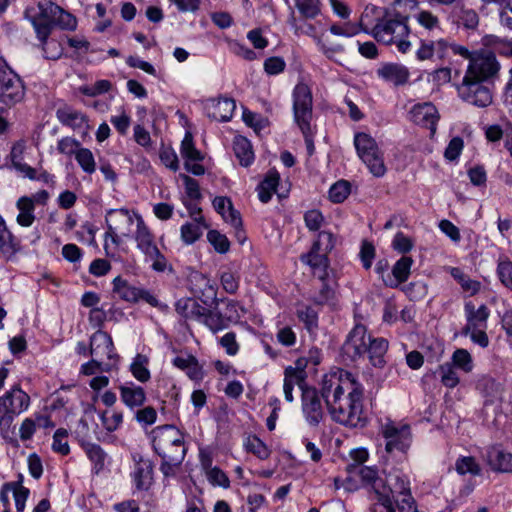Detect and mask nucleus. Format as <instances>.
<instances>
[{
    "instance_id": "f257e3e1",
    "label": "nucleus",
    "mask_w": 512,
    "mask_h": 512,
    "mask_svg": "<svg viewBox=\"0 0 512 512\" xmlns=\"http://www.w3.org/2000/svg\"><path fill=\"white\" fill-rule=\"evenodd\" d=\"M363 386L344 370L326 374L322 379V397L332 419L349 427H363Z\"/></svg>"
},
{
    "instance_id": "f03ea898",
    "label": "nucleus",
    "mask_w": 512,
    "mask_h": 512,
    "mask_svg": "<svg viewBox=\"0 0 512 512\" xmlns=\"http://www.w3.org/2000/svg\"><path fill=\"white\" fill-rule=\"evenodd\" d=\"M500 63L492 52L472 57L462 82L457 85L458 97L475 107H488L493 101L491 84L498 76Z\"/></svg>"
},
{
    "instance_id": "7ed1b4c3",
    "label": "nucleus",
    "mask_w": 512,
    "mask_h": 512,
    "mask_svg": "<svg viewBox=\"0 0 512 512\" xmlns=\"http://www.w3.org/2000/svg\"><path fill=\"white\" fill-rule=\"evenodd\" d=\"M364 33L373 37L378 43L390 46L395 45L400 53L411 50L412 44L408 40L410 28L408 17L395 10L367 6L362 13Z\"/></svg>"
},
{
    "instance_id": "20e7f679",
    "label": "nucleus",
    "mask_w": 512,
    "mask_h": 512,
    "mask_svg": "<svg viewBox=\"0 0 512 512\" xmlns=\"http://www.w3.org/2000/svg\"><path fill=\"white\" fill-rule=\"evenodd\" d=\"M151 436L153 450L162 459L160 471L166 478L174 477L187 452L183 434L173 425H164L154 428Z\"/></svg>"
},
{
    "instance_id": "39448f33",
    "label": "nucleus",
    "mask_w": 512,
    "mask_h": 512,
    "mask_svg": "<svg viewBox=\"0 0 512 512\" xmlns=\"http://www.w3.org/2000/svg\"><path fill=\"white\" fill-rule=\"evenodd\" d=\"M292 110L294 122L304 137L308 153L312 155L316 134V126L313 124V96L310 87L304 82H298L293 88Z\"/></svg>"
},
{
    "instance_id": "423d86ee",
    "label": "nucleus",
    "mask_w": 512,
    "mask_h": 512,
    "mask_svg": "<svg viewBox=\"0 0 512 512\" xmlns=\"http://www.w3.org/2000/svg\"><path fill=\"white\" fill-rule=\"evenodd\" d=\"M136 247L144 255V260L151 263V268L156 272H164L168 268L166 257L156 245L154 235L146 225L143 217L137 215V227L134 233Z\"/></svg>"
},
{
    "instance_id": "0eeeda50",
    "label": "nucleus",
    "mask_w": 512,
    "mask_h": 512,
    "mask_svg": "<svg viewBox=\"0 0 512 512\" xmlns=\"http://www.w3.org/2000/svg\"><path fill=\"white\" fill-rule=\"evenodd\" d=\"M38 13L30 16V9L26 10L27 18L33 25V21L42 25H47L50 30L54 26H59L64 30H75L77 20L71 13L65 11L62 7L51 0H40L37 5Z\"/></svg>"
},
{
    "instance_id": "6e6552de",
    "label": "nucleus",
    "mask_w": 512,
    "mask_h": 512,
    "mask_svg": "<svg viewBox=\"0 0 512 512\" xmlns=\"http://www.w3.org/2000/svg\"><path fill=\"white\" fill-rule=\"evenodd\" d=\"M353 142L358 157L367 166L370 173L377 178L383 177L387 169L383 152L376 140L366 132H356Z\"/></svg>"
},
{
    "instance_id": "1a4fd4ad",
    "label": "nucleus",
    "mask_w": 512,
    "mask_h": 512,
    "mask_svg": "<svg viewBox=\"0 0 512 512\" xmlns=\"http://www.w3.org/2000/svg\"><path fill=\"white\" fill-rule=\"evenodd\" d=\"M26 95V86L23 79L0 56V103L13 107L21 103Z\"/></svg>"
},
{
    "instance_id": "9d476101",
    "label": "nucleus",
    "mask_w": 512,
    "mask_h": 512,
    "mask_svg": "<svg viewBox=\"0 0 512 512\" xmlns=\"http://www.w3.org/2000/svg\"><path fill=\"white\" fill-rule=\"evenodd\" d=\"M30 396L19 384L10 387L0 396V431L8 429L14 419L30 407Z\"/></svg>"
},
{
    "instance_id": "9b49d317",
    "label": "nucleus",
    "mask_w": 512,
    "mask_h": 512,
    "mask_svg": "<svg viewBox=\"0 0 512 512\" xmlns=\"http://www.w3.org/2000/svg\"><path fill=\"white\" fill-rule=\"evenodd\" d=\"M382 435L386 441V451L406 453L411 446L412 434L408 424L387 421L382 426Z\"/></svg>"
},
{
    "instance_id": "f8f14e48",
    "label": "nucleus",
    "mask_w": 512,
    "mask_h": 512,
    "mask_svg": "<svg viewBox=\"0 0 512 512\" xmlns=\"http://www.w3.org/2000/svg\"><path fill=\"white\" fill-rule=\"evenodd\" d=\"M301 409L305 421L311 427L318 426L324 418L322 394L312 387H301Z\"/></svg>"
},
{
    "instance_id": "ddd939ff",
    "label": "nucleus",
    "mask_w": 512,
    "mask_h": 512,
    "mask_svg": "<svg viewBox=\"0 0 512 512\" xmlns=\"http://www.w3.org/2000/svg\"><path fill=\"white\" fill-rule=\"evenodd\" d=\"M368 336L366 327L356 324L342 345L343 354L352 361L363 357L367 351Z\"/></svg>"
},
{
    "instance_id": "4468645a",
    "label": "nucleus",
    "mask_w": 512,
    "mask_h": 512,
    "mask_svg": "<svg viewBox=\"0 0 512 512\" xmlns=\"http://www.w3.org/2000/svg\"><path fill=\"white\" fill-rule=\"evenodd\" d=\"M136 211H131L127 208L108 209L105 212V223L109 230L119 231L120 235L129 237L131 233V226L134 221L137 222Z\"/></svg>"
},
{
    "instance_id": "2eb2a0df",
    "label": "nucleus",
    "mask_w": 512,
    "mask_h": 512,
    "mask_svg": "<svg viewBox=\"0 0 512 512\" xmlns=\"http://www.w3.org/2000/svg\"><path fill=\"white\" fill-rule=\"evenodd\" d=\"M409 120L416 125L429 129L433 137L437 130L439 113L437 108L430 102L418 103L412 106L409 113Z\"/></svg>"
},
{
    "instance_id": "dca6fc26",
    "label": "nucleus",
    "mask_w": 512,
    "mask_h": 512,
    "mask_svg": "<svg viewBox=\"0 0 512 512\" xmlns=\"http://www.w3.org/2000/svg\"><path fill=\"white\" fill-rule=\"evenodd\" d=\"M449 46L450 41L446 38L436 40L420 38L415 55L419 61L443 60L449 56Z\"/></svg>"
},
{
    "instance_id": "f3484780",
    "label": "nucleus",
    "mask_w": 512,
    "mask_h": 512,
    "mask_svg": "<svg viewBox=\"0 0 512 512\" xmlns=\"http://www.w3.org/2000/svg\"><path fill=\"white\" fill-rule=\"evenodd\" d=\"M411 19L419 28L416 30V34L420 37L436 36L443 33V27L440 18L430 10L417 9L411 15Z\"/></svg>"
},
{
    "instance_id": "a211bd4d",
    "label": "nucleus",
    "mask_w": 512,
    "mask_h": 512,
    "mask_svg": "<svg viewBox=\"0 0 512 512\" xmlns=\"http://www.w3.org/2000/svg\"><path fill=\"white\" fill-rule=\"evenodd\" d=\"M33 28L35 30L37 39L40 41V47L43 51V57L47 60L56 61L63 55L64 48L56 39L49 38L52 30L47 25L39 24L33 21Z\"/></svg>"
},
{
    "instance_id": "6ab92c4d",
    "label": "nucleus",
    "mask_w": 512,
    "mask_h": 512,
    "mask_svg": "<svg viewBox=\"0 0 512 512\" xmlns=\"http://www.w3.org/2000/svg\"><path fill=\"white\" fill-rule=\"evenodd\" d=\"M484 459L492 471L512 473V453L505 451L501 446H489L485 451Z\"/></svg>"
},
{
    "instance_id": "aec40b11",
    "label": "nucleus",
    "mask_w": 512,
    "mask_h": 512,
    "mask_svg": "<svg viewBox=\"0 0 512 512\" xmlns=\"http://www.w3.org/2000/svg\"><path fill=\"white\" fill-rule=\"evenodd\" d=\"M193 291L199 296L201 301L208 304H217V285L216 283L202 273H196L191 279Z\"/></svg>"
},
{
    "instance_id": "412c9836",
    "label": "nucleus",
    "mask_w": 512,
    "mask_h": 512,
    "mask_svg": "<svg viewBox=\"0 0 512 512\" xmlns=\"http://www.w3.org/2000/svg\"><path fill=\"white\" fill-rule=\"evenodd\" d=\"M302 263L308 265L315 277L324 282L328 277L329 259L327 254L314 247L300 257Z\"/></svg>"
},
{
    "instance_id": "4be33fe9",
    "label": "nucleus",
    "mask_w": 512,
    "mask_h": 512,
    "mask_svg": "<svg viewBox=\"0 0 512 512\" xmlns=\"http://www.w3.org/2000/svg\"><path fill=\"white\" fill-rule=\"evenodd\" d=\"M172 365L183 371L195 383H200L205 376L203 365L192 354L178 355L171 361Z\"/></svg>"
},
{
    "instance_id": "5701e85b",
    "label": "nucleus",
    "mask_w": 512,
    "mask_h": 512,
    "mask_svg": "<svg viewBox=\"0 0 512 512\" xmlns=\"http://www.w3.org/2000/svg\"><path fill=\"white\" fill-rule=\"evenodd\" d=\"M464 310L467 323L462 330L463 335L467 336L469 331L475 328H487L490 311L486 305L482 304L476 309L472 302H467Z\"/></svg>"
},
{
    "instance_id": "b1692460",
    "label": "nucleus",
    "mask_w": 512,
    "mask_h": 512,
    "mask_svg": "<svg viewBox=\"0 0 512 512\" xmlns=\"http://www.w3.org/2000/svg\"><path fill=\"white\" fill-rule=\"evenodd\" d=\"M118 390L122 403L131 410L141 407L146 401L144 388L132 381L120 384Z\"/></svg>"
},
{
    "instance_id": "393cba45",
    "label": "nucleus",
    "mask_w": 512,
    "mask_h": 512,
    "mask_svg": "<svg viewBox=\"0 0 512 512\" xmlns=\"http://www.w3.org/2000/svg\"><path fill=\"white\" fill-rule=\"evenodd\" d=\"M393 498L391 490L386 489V486L370 491L367 512H397Z\"/></svg>"
},
{
    "instance_id": "a878e982",
    "label": "nucleus",
    "mask_w": 512,
    "mask_h": 512,
    "mask_svg": "<svg viewBox=\"0 0 512 512\" xmlns=\"http://www.w3.org/2000/svg\"><path fill=\"white\" fill-rule=\"evenodd\" d=\"M58 121L73 130H82L88 128V117L81 111L65 105L56 110Z\"/></svg>"
},
{
    "instance_id": "bb28decb",
    "label": "nucleus",
    "mask_w": 512,
    "mask_h": 512,
    "mask_svg": "<svg viewBox=\"0 0 512 512\" xmlns=\"http://www.w3.org/2000/svg\"><path fill=\"white\" fill-rule=\"evenodd\" d=\"M213 208L219 213L223 220L236 230L242 228V219L239 211L235 210L230 198L217 196L212 201Z\"/></svg>"
},
{
    "instance_id": "cd10ccee",
    "label": "nucleus",
    "mask_w": 512,
    "mask_h": 512,
    "mask_svg": "<svg viewBox=\"0 0 512 512\" xmlns=\"http://www.w3.org/2000/svg\"><path fill=\"white\" fill-rule=\"evenodd\" d=\"M379 78L396 86L405 84L410 76L406 66L397 63H386L377 70Z\"/></svg>"
},
{
    "instance_id": "c85d7f7f",
    "label": "nucleus",
    "mask_w": 512,
    "mask_h": 512,
    "mask_svg": "<svg viewBox=\"0 0 512 512\" xmlns=\"http://www.w3.org/2000/svg\"><path fill=\"white\" fill-rule=\"evenodd\" d=\"M132 479L137 490H148L153 481V465L150 460L141 459L137 462Z\"/></svg>"
},
{
    "instance_id": "c756f323",
    "label": "nucleus",
    "mask_w": 512,
    "mask_h": 512,
    "mask_svg": "<svg viewBox=\"0 0 512 512\" xmlns=\"http://www.w3.org/2000/svg\"><path fill=\"white\" fill-rule=\"evenodd\" d=\"M389 343L386 339L371 338L368 336L367 351L369 360L374 367H383L386 363L385 355L388 350Z\"/></svg>"
},
{
    "instance_id": "7c9ffc66",
    "label": "nucleus",
    "mask_w": 512,
    "mask_h": 512,
    "mask_svg": "<svg viewBox=\"0 0 512 512\" xmlns=\"http://www.w3.org/2000/svg\"><path fill=\"white\" fill-rule=\"evenodd\" d=\"M413 265V259L409 256H402L392 268L393 277L384 280L385 285L389 287H397L400 283L405 282L410 275V270Z\"/></svg>"
},
{
    "instance_id": "2f4dec72",
    "label": "nucleus",
    "mask_w": 512,
    "mask_h": 512,
    "mask_svg": "<svg viewBox=\"0 0 512 512\" xmlns=\"http://www.w3.org/2000/svg\"><path fill=\"white\" fill-rule=\"evenodd\" d=\"M355 475L359 478L361 485L370 487L371 491L377 490L386 486L383 479L378 475V470L370 466H353Z\"/></svg>"
},
{
    "instance_id": "473e14b6",
    "label": "nucleus",
    "mask_w": 512,
    "mask_h": 512,
    "mask_svg": "<svg viewBox=\"0 0 512 512\" xmlns=\"http://www.w3.org/2000/svg\"><path fill=\"white\" fill-rule=\"evenodd\" d=\"M236 158L244 167L250 166L255 159L251 142L244 136H236L233 141Z\"/></svg>"
},
{
    "instance_id": "72a5a7b5",
    "label": "nucleus",
    "mask_w": 512,
    "mask_h": 512,
    "mask_svg": "<svg viewBox=\"0 0 512 512\" xmlns=\"http://www.w3.org/2000/svg\"><path fill=\"white\" fill-rule=\"evenodd\" d=\"M24 149L25 146L22 142L15 143L11 148L10 160L12 166L18 172L22 173L24 177L28 179H33L36 177V170L23 162Z\"/></svg>"
},
{
    "instance_id": "f704fd0d",
    "label": "nucleus",
    "mask_w": 512,
    "mask_h": 512,
    "mask_svg": "<svg viewBox=\"0 0 512 512\" xmlns=\"http://www.w3.org/2000/svg\"><path fill=\"white\" fill-rule=\"evenodd\" d=\"M16 207L19 210L16 221L22 227H30L35 221L34 200L27 196L17 200Z\"/></svg>"
},
{
    "instance_id": "c9c22d12",
    "label": "nucleus",
    "mask_w": 512,
    "mask_h": 512,
    "mask_svg": "<svg viewBox=\"0 0 512 512\" xmlns=\"http://www.w3.org/2000/svg\"><path fill=\"white\" fill-rule=\"evenodd\" d=\"M303 382V371L292 366H288L284 371V381H283V392L284 397L287 402H293V389L295 385H299L300 388L303 387L301 383Z\"/></svg>"
},
{
    "instance_id": "e433bc0d",
    "label": "nucleus",
    "mask_w": 512,
    "mask_h": 512,
    "mask_svg": "<svg viewBox=\"0 0 512 512\" xmlns=\"http://www.w3.org/2000/svg\"><path fill=\"white\" fill-rule=\"evenodd\" d=\"M113 293L116 294L121 300L136 303L137 295H139V288L129 284L121 276H117L112 281Z\"/></svg>"
},
{
    "instance_id": "4c0bfd02",
    "label": "nucleus",
    "mask_w": 512,
    "mask_h": 512,
    "mask_svg": "<svg viewBox=\"0 0 512 512\" xmlns=\"http://www.w3.org/2000/svg\"><path fill=\"white\" fill-rule=\"evenodd\" d=\"M83 449L92 462L95 473L101 472L109 460L108 454L96 443H86L83 445Z\"/></svg>"
},
{
    "instance_id": "58836bf2",
    "label": "nucleus",
    "mask_w": 512,
    "mask_h": 512,
    "mask_svg": "<svg viewBox=\"0 0 512 512\" xmlns=\"http://www.w3.org/2000/svg\"><path fill=\"white\" fill-rule=\"evenodd\" d=\"M296 315L304 328L311 335H316L318 331V312L311 306L301 304L296 310Z\"/></svg>"
},
{
    "instance_id": "ea45409f",
    "label": "nucleus",
    "mask_w": 512,
    "mask_h": 512,
    "mask_svg": "<svg viewBox=\"0 0 512 512\" xmlns=\"http://www.w3.org/2000/svg\"><path fill=\"white\" fill-rule=\"evenodd\" d=\"M279 180L280 176L276 171L269 172L258 185V198L262 203H268L271 200L273 194L277 190Z\"/></svg>"
},
{
    "instance_id": "a19ab883",
    "label": "nucleus",
    "mask_w": 512,
    "mask_h": 512,
    "mask_svg": "<svg viewBox=\"0 0 512 512\" xmlns=\"http://www.w3.org/2000/svg\"><path fill=\"white\" fill-rule=\"evenodd\" d=\"M148 366L149 358L144 354L138 353L133 358L129 370L137 381L141 383H146L151 378V373Z\"/></svg>"
},
{
    "instance_id": "79ce46f5",
    "label": "nucleus",
    "mask_w": 512,
    "mask_h": 512,
    "mask_svg": "<svg viewBox=\"0 0 512 512\" xmlns=\"http://www.w3.org/2000/svg\"><path fill=\"white\" fill-rule=\"evenodd\" d=\"M18 248V240L7 228L5 220L0 215V252L4 255L11 256L17 252Z\"/></svg>"
},
{
    "instance_id": "37998d69",
    "label": "nucleus",
    "mask_w": 512,
    "mask_h": 512,
    "mask_svg": "<svg viewBox=\"0 0 512 512\" xmlns=\"http://www.w3.org/2000/svg\"><path fill=\"white\" fill-rule=\"evenodd\" d=\"M207 228L205 222H199L193 220L192 222H186L181 226V240L187 244L191 245L195 243L203 234L204 229Z\"/></svg>"
},
{
    "instance_id": "c03bdc74",
    "label": "nucleus",
    "mask_w": 512,
    "mask_h": 512,
    "mask_svg": "<svg viewBox=\"0 0 512 512\" xmlns=\"http://www.w3.org/2000/svg\"><path fill=\"white\" fill-rule=\"evenodd\" d=\"M386 489L391 490L393 497L395 494H401L403 497L411 495L410 481L408 477L401 472L388 475Z\"/></svg>"
},
{
    "instance_id": "a18cd8bd",
    "label": "nucleus",
    "mask_w": 512,
    "mask_h": 512,
    "mask_svg": "<svg viewBox=\"0 0 512 512\" xmlns=\"http://www.w3.org/2000/svg\"><path fill=\"white\" fill-rule=\"evenodd\" d=\"M236 108L235 101L230 98H220L213 107L211 116L214 120L219 122L229 121Z\"/></svg>"
},
{
    "instance_id": "49530a36",
    "label": "nucleus",
    "mask_w": 512,
    "mask_h": 512,
    "mask_svg": "<svg viewBox=\"0 0 512 512\" xmlns=\"http://www.w3.org/2000/svg\"><path fill=\"white\" fill-rule=\"evenodd\" d=\"M100 345L104 348V353L109 359H113L116 354L114 353V344L112 337L104 331H97L91 336V348L90 353L94 354Z\"/></svg>"
},
{
    "instance_id": "de8ad7c7",
    "label": "nucleus",
    "mask_w": 512,
    "mask_h": 512,
    "mask_svg": "<svg viewBox=\"0 0 512 512\" xmlns=\"http://www.w3.org/2000/svg\"><path fill=\"white\" fill-rule=\"evenodd\" d=\"M455 470L459 475L480 476L482 468L472 456H460L455 461Z\"/></svg>"
},
{
    "instance_id": "09e8293b",
    "label": "nucleus",
    "mask_w": 512,
    "mask_h": 512,
    "mask_svg": "<svg viewBox=\"0 0 512 512\" xmlns=\"http://www.w3.org/2000/svg\"><path fill=\"white\" fill-rule=\"evenodd\" d=\"M244 448L261 460H266L271 455L270 448L256 435H249L244 440Z\"/></svg>"
},
{
    "instance_id": "8fccbe9b",
    "label": "nucleus",
    "mask_w": 512,
    "mask_h": 512,
    "mask_svg": "<svg viewBox=\"0 0 512 512\" xmlns=\"http://www.w3.org/2000/svg\"><path fill=\"white\" fill-rule=\"evenodd\" d=\"M123 412L118 409H107L99 414L102 426L108 432L118 430L123 424Z\"/></svg>"
},
{
    "instance_id": "3c124183",
    "label": "nucleus",
    "mask_w": 512,
    "mask_h": 512,
    "mask_svg": "<svg viewBox=\"0 0 512 512\" xmlns=\"http://www.w3.org/2000/svg\"><path fill=\"white\" fill-rule=\"evenodd\" d=\"M299 14L305 19H315L321 14V0H294Z\"/></svg>"
},
{
    "instance_id": "603ef678",
    "label": "nucleus",
    "mask_w": 512,
    "mask_h": 512,
    "mask_svg": "<svg viewBox=\"0 0 512 512\" xmlns=\"http://www.w3.org/2000/svg\"><path fill=\"white\" fill-rule=\"evenodd\" d=\"M450 275L460 284L461 288L470 295H475L479 292L481 287L480 282L472 280L460 268L451 267Z\"/></svg>"
},
{
    "instance_id": "864d4df0",
    "label": "nucleus",
    "mask_w": 512,
    "mask_h": 512,
    "mask_svg": "<svg viewBox=\"0 0 512 512\" xmlns=\"http://www.w3.org/2000/svg\"><path fill=\"white\" fill-rule=\"evenodd\" d=\"M450 364L464 373H470L474 368L473 358L464 348H458L453 352Z\"/></svg>"
},
{
    "instance_id": "5fc2aeb1",
    "label": "nucleus",
    "mask_w": 512,
    "mask_h": 512,
    "mask_svg": "<svg viewBox=\"0 0 512 512\" xmlns=\"http://www.w3.org/2000/svg\"><path fill=\"white\" fill-rule=\"evenodd\" d=\"M202 323L207 326L213 333L224 330L228 327V324L217 307L214 309H207L205 317Z\"/></svg>"
},
{
    "instance_id": "6e6d98bb",
    "label": "nucleus",
    "mask_w": 512,
    "mask_h": 512,
    "mask_svg": "<svg viewBox=\"0 0 512 512\" xmlns=\"http://www.w3.org/2000/svg\"><path fill=\"white\" fill-rule=\"evenodd\" d=\"M74 158L86 174L91 175L96 171L95 157L90 149L81 146Z\"/></svg>"
},
{
    "instance_id": "4d7b16f0",
    "label": "nucleus",
    "mask_w": 512,
    "mask_h": 512,
    "mask_svg": "<svg viewBox=\"0 0 512 512\" xmlns=\"http://www.w3.org/2000/svg\"><path fill=\"white\" fill-rule=\"evenodd\" d=\"M364 28L361 16L358 24L350 22L344 24H333L329 30L333 35L350 38L358 35L360 32H364Z\"/></svg>"
},
{
    "instance_id": "13d9d810",
    "label": "nucleus",
    "mask_w": 512,
    "mask_h": 512,
    "mask_svg": "<svg viewBox=\"0 0 512 512\" xmlns=\"http://www.w3.org/2000/svg\"><path fill=\"white\" fill-rule=\"evenodd\" d=\"M180 152L185 161H201L203 159L201 152L194 145L193 136L190 132L185 133L181 142Z\"/></svg>"
},
{
    "instance_id": "bf43d9fd",
    "label": "nucleus",
    "mask_w": 512,
    "mask_h": 512,
    "mask_svg": "<svg viewBox=\"0 0 512 512\" xmlns=\"http://www.w3.org/2000/svg\"><path fill=\"white\" fill-rule=\"evenodd\" d=\"M68 430L65 428H58L52 441V450L62 456H66L70 453V446L68 443Z\"/></svg>"
},
{
    "instance_id": "052dcab7",
    "label": "nucleus",
    "mask_w": 512,
    "mask_h": 512,
    "mask_svg": "<svg viewBox=\"0 0 512 512\" xmlns=\"http://www.w3.org/2000/svg\"><path fill=\"white\" fill-rule=\"evenodd\" d=\"M112 88V83L109 80H97L92 85H82L79 87V92L88 97H96L108 93Z\"/></svg>"
},
{
    "instance_id": "680f3d73",
    "label": "nucleus",
    "mask_w": 512,
    "mask_h": 512,
    "mask_svg": "<svg viewBox=\"0 0 512 512\" xmlns=\"http://www.w3.org/2000/svg\"><path fill=\"white\" fill-rule=\"evenodd\" d=\"M351 192L350 183L346 180H339L329 189V199L333 203H342Z\"/></svg>"
},
{
    "instance_id": "e2e57ef3",
    "label": "nucleus",
    "mask_w": 512,
    "mask_h": 512,
    "mask_svg": "<svg viewBox=\"0 0 512 512\" xmlns=\"http://www.w3.org/2000/svg\"><path fill=\"white\" fill-rule=\"evenodd\" d=\"M439 373L441 377V382L445 387L454 388L460 382V379L455 371V368L450 363H444L440 365Z\"/></svg>"
},
{
    "instance_id": "0e129e2a",
    "label": "nucleus",
    "mask_w": 512,
    "mask_h": 512,
    "mask_svg": "<svg viewBox=\"0 0 512 512\" xmlns=\"http://www.w3.org/2000/svg\"><path fill=\"white\" fill-rule=\"evenodd\" d=\"M240 277L231 270H223L220 273L222 288L229 294H235L239 288Z\"/></svg>"
},
{
    "instance_id": "69168bd1",
    "label": "nucleus",
    "mask_w": 512,
    "mask_h": 512,
    "mask_svg": "<svg viewBox=\"0 0 512 512\" xmlns=\"http://www.w3.org/2000/svg\"><path fill=\"white\" fill-rule=\"evenodd\" d=\"M222 314L229 325L230 323H238L245 314V310L238 302L227 300L225 312Z\"/></svg>"
},
{
    "instance_id": "338daca9",
    "label": "nucleus",
    "mask_w": 512,
    "mask_h": 512,
    "mask_svg": "<svg viewBox=\"0 0 512 512\" xmlns=\"http://www.w3.org/2000/svg\"><path fill=\"white\" fill-rule=\"evenodd\" d=\"M123 238L125 237L120 235L119 231L109 230L107 228V231L104 234L103 243V249L105 251L106 256L110 257L114 255L113 250H115L120 245Z\"/></svg>"
},
{
    "instance_id": "774afa93",
    "label": "nucleus",
    "mask_w": 512,
    "mask_h": 512,
    "mask_svg": "<svg viewBox=\"0 0 512 512\" xmlns=\"http://www.w3.org/2000/svg\"><path fill=\"white\" fill-rule=\"evenodd\" d=\"M207 239L218 253L224 254L228 252L230 242L224 234H221L217 230H210L207 233Z\"/></svg>"
}]
</instances>
